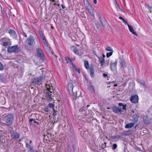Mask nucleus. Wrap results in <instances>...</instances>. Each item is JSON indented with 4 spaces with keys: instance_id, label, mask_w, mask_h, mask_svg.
Instances as JSON below:
<instances>
[{
    "instance_id": "1",
    "label": "nucleus",
    "mask_w": 152,
    "mask_h": 152,
    "mask_svg": "<svg viewBox=\"0 0 152 152\" xmlns=\"http://www.w3.org/2000/svg\"><path fill=\"white\" fill-rule=\"evenodd\" d=\"M35 45L34 38L32 35H30L26 39L25 42V46L26 48L29 50L30 48L33 47Z\"/></svg>"
},
{
    "instance_id": "2",
    "label": "nucleus",
    "mask_w": 152,
    "mask_h": 152,
    "mask_svg": "<svg viewBox=\"0 0 152 152\" xmlns=\"http://www.w3.org/2000/svg\"><path fill=\"white\" fill-rule=\"evenodd\" d=\"M13 116L12 114H10L4 117L2 119L3 123L8 126L11 125L13 122Z\"/></svg>"
},
{
    "instance_id": "3",
    "label": "nucleus",
    "mask_w": 152,
    "mask_h": 152,
    "mask_svg": "<svg viewBox=\"0 0 152 152\" xmlns=\"http://www.w3.org/2000/svg\"><path fill=\"white\" fill-rule=\"evenodd\" d=\"M118 105L120 106H123V108L121 109V108L116 106H113L112 107L113 111L115 113H118L119 112H122V110L125 109L126 110V104H124L123 103H118Z\"/></svg>"
},
{
    "instance_id": "4",
    "label": "nucleus",
    "mask_w": 152,
    "mask_h": 152,
    "mask_svg": "<svg viewBox=\"0 0 152 152\" xmlns=\"http://www.w3.org/2000/svg\"><path fill=\"white\" fill-rule=\"evenodd\" d=\"M7 51L9 53H18L19 52V49L17 45L9 46L7 47Z\"/></svg>"
},
{
    "instance_id": "5",
    "label": "nucleus",
    "mask_w": 152,
    "mask_h": 152,
    "mask_svg": "<svg viewBox=\"0 0 152 152\" xmlns=\"http://www.w3.org/2000/svg\"><path fill=\"white\" fill-rule=\"evenodd\" d=\"M53 88H51L50 87L47 88L46 90V96L48 100H51L53 98L52 96H53V89H52Z\"/></svg>"
},
{
    "instance_id": "6",
    "label": "nucleus",
    "mask_w": 152,
    "mask_h": 152,
    "mask_svg": "<svg viewBox=\"0 0 152 152\" xmlns=\"http://www.w3.org/2000/svg\"><path fill=\"white\" fill-rule=\"evenodd\" d=\"M10 133L11 134V138L12 140H15L18 142H20V135L17 132H14L13 131H10Z\"/></svg>"
},
{
    "instance_id": "7",
    "label": "nucleus",
    "mask_w": 152,
    "mask_h": 152,
    "mask_svg": "<svg viewBox=\"0 0 152 152\" xmlns=\"http://www.w3.org/2000/svg\"><path fill=\"white\" fill-rule=\"evenodd\" d=\"M1 44L5 47H7L10 43V39L7 37L2 38L1 39Z\"/></svg>"
},
{
    "instance_id": "8",
    "label": "nucleus",
    "mask_w": 152,
    "mask_h": 152,
    "mask_svg": "<svg viewBox=\"0 0 152 152\" xmlns=\"http://www.w3.org/2000/svg\"><path fill=\"white\" fill-rule=\"evenodd\" d=\"M73 86L72 83H69L68 84L67 90V92L69 94H72L73 95L74 93L73 92Z\"/></svg>"
},
{
    "instance_id": "9",
    "label": "nucleus",
    "mask_w": 152,
    "mask_h": 152,
    "mask_svg": "<svg viewBox=\"0 0 152 152\" xmlns=\"http://www.w3.org/2000/svg\"><path fill=\"white\" fill-rule=\"evenodd\" d=\"M37 56L39 57L42 60H44L45 57L42 49L40 48H37Z\"/></svg>"
},
{
    "instance_id": "10",
    "label": "nucleus",
    "mask_w": 152,
    "mask_h": 152,
    "mask_svg": "<svg viewBox=\"0 0 152 152\" xmlns=\"http://www.w3.org/2000/svg\"><path fill=\"white\" fill-rule=\"evenodd\" d=\"M131 102L134 103H137L138 102V96L137 95L131 96L130 98Z\"/></svg>"
},
{
    "instance_id": "11",
    "label": "nucleus",
    "mask_w": 152,
    "mask_h": 152,
    "mask_svg": "<svg viewBox=\"0 0 152 152\" xmlns=\"http://www.w3.org/2000/svg\"><path fill=\"white\" fill-rule=\"evenodd\" d=\"M117 62H118L116 59L114 63H112L111 62L110 68L112 71H114L116 69V65Z\"/></svg>"
},
{
    "instance_id": "12",
    "label": "nucleus",
    "mask_w": 152,
    "mask_h": 152,
    "mask_svg": "<svg viewBox=\"0 0 152 152\" xmlns=\"http://www.w3.org/2000/svg\"><path fill=\"white\" fill-rule=\"evenodd\" d=\"M42 76H40L37 78H34L33 80L32 83L35 84H37L42 81Z\"/></svg>"
},
{
    "instance_id": "13",
    "label": "nucleus",
    "mask_w": 152,
    "mask_h": 152,
    "mask_svg": "<svg viewBox=\"0 0 152 152\" xmlns=\"http://www.w3.org/2000/svg\"><path fill=\"white\" fill-rule=\"evenodd\" d=\"M120 58V63L121 66L123 68H126V65L125 59H124L123 57L122 58Z\"/></svg>"
},
{
    "instance_id": "14",
    "label": "nucleus",
    "mask_w": 152,
    "mask_h": 152,
    "mask_svg": "<svg viewBox=\"0 0 152 152\" xmlns=\"http://www.w3.org/2000/svg\"><path fill=\"white\" fill-rule=\"evenodd\" d=\"M127 26L129 27V31L131 32H132L133 34H134L136 36H137L138 34L136 33V31H134V30L133 28V27L132 26L129 25V24H127Z\"/></svg>"
},
{
    "instance_id": "15",
    "label": "nucleus",
    "mask_w": 152,
    "mask_h": 152,
    "mask_svg": "<svg viewBox=\"0 0 152 152\" xmlns=\"http://www.w3.org/2000/svg\"><path fill=\"white\" fill-rule=\"evenodd\" d=\"M86 1L88 4L86 6L87 9L89 12H91V10H93L92 6L89 2L88 0H86Z\"/></svg>"
},
{
    "instance_id": "16",
    "label": "nucleus",
    "mask_w": 152,
    "mask_h": 152,
    "mask_svg": "<svg viewBox=\"0 0 152 152\" xmlns=\"http://www.w3.org/2000/svg\"><path fill=\"white\" fill-rule=\"evenodd\" d=\"M90 75L91 77L93 78L94 77V68L93 65H91L90 67Z\"/></svg>"
},
{
    "instance_id": "17",
    "label": "nucleus",
    "mask_w": 152,
    "mask_h": 152,
    "mask_svg": "<svg viewBox=\"0 0 152 152\" xmlns=\"http://www.w3.org/2000/svg\"><path fill=\"white\" fill-rule=\"evenodd\" d=\"M8 33L10 35L13 37H15L17 36V34L16 32L11 29H10L8 31Z\"/></svg>"
},
{
    "instance_id": "18",
    "label": "nucleus",
    "mask_w": 152,
    "mask_h": 152,
    "mask_svg": "<svg viewBox=\"0 0 152 152\" xmlns=\"http://www.w3.org/2000/svg\"><path fill=\"white\" fill-rule=\"evenodd\" d=\"M139 118V116L138 115H134L133 116V121L135 123H137L138 121V119Z\"/></svg>"
},
{
    "instance_id": "19",
    "label": "nucleus",
    "mask_w": 152,
    "mask_h": 152,
    "mask_svg": "<svg viewBox=\"0 0 152 152\" xmlns=\"http://www.w3.org/2000/svg\"><path fill=\"white\" fill-rule=\"evenodd\" d=\"M99 60L100 62L101 65L102 66H103L105 64V61L104 58L102 57H99Z\"/></svg>"
},
{
    "instance_id": "20",
    "label": "nucleus",
    "mask_w": 152,
    "mask_h": 152,
    "mask_svg": "<svg viewBox=\"0 0 152 152\" xmlns=\"http://www.w3.org/2000/svg\"><path fill=\"white\" fill-rule=\"evenodd\" d=\"M85 67L87 69H89V66L88 61L87 60H85L84 61Z\"/></svg>"
},
{
    "instance_id": "21",
    "label": "nucleus",
    "mask_w": 152,
    "mask_h": 152,
    "mask_svg": "<svg viewBox=\"0 0 152 152\" xmlns=\"http://www.w3.org/2000/svg\"><path fill=\"white\" fill-rule=\"evenodd\" d=\"M134 123H130L126 124L125 126V128L129 129L131 128L134 125Z\"/></svg>"
},
{
    "instance_id": "22",
    "label": "nucleus",
    "mask_w": 152,
    "mask_h": 152,
    "mask_svg": "<svg viewBox=\"0 0 152 152\" xmlns=\"http://www.w3.org/2000/svg\"><path fill=\"white\" fill-rule=\"evenodd\" d=\"M143 122L145 124H147L149 123V121L148 118L145 117L143 118Z\"/></svg>"
},
{
    "instance_id": "23",
    "label": "nucleus",
    "mask_w": 152,
    "mask_h": 152,
    "mask_svg": "<svg viewBox=\"0 0 152 152\" xmlns=\"http://www.w3.org/2000/svg\"><path fill=\"white\" fill-rule=\"evenodd\" d=\"M26 147L27 148V150H28V149H31L33 148L31 146L30 144H28L27 142L26 143Z\"/></svg>"
},
{
    "instance_id": "24",
    "label": "nucleus",
    "mask_w": 152,
    "mask_h": 152,
    "mask_svg": "<svg viewBox=\"0 0 152 152\" xmlns=\"http://www.w3.org/2000/svg\"><path fill=\"white\" fill-rule=\"evenodd\" d=\"M38 32H39V33L40 36L41 37V38L42 39H43V38H45L44 34H43L42 31H41L40 30H39L38 31Z\"/></svg>"
},
{
    "instance_id": "25",
    "label": "nucleus",
    "mask_w": 152,
    "mask_h": 152,
    "mask_svg": "<svg viewBox=\"0 0 152 152\" xmlns=\"http://www.w3.org/2000/svg\"><path fill=\"white\" fill-rule=\"evenodd\" d=\"M119 18L122 20L123 22L124 23L125 25H127L128 24L127 22L125 19L121 17H119Z\"/></svg>"
},
{
    "instance_id": "26",
    "label": "nucleus",
    "mask_w": 152,
    "mask_h": 152,
    "mask_svg": "<svg viewBox=\"0 0 152 152\" xmlns=\"http://www.w3.org/2000/svg\"><path fill=\"white\" fill-rule=\"evenodd\" d=\"M43 42L45 46H48V43L45 37L42 39Z\"/></svg>"
},
{
    "instance_id": "27",
    "label": "nucleus",
    "mask_w": 152,
    "mask_h": 152,
    "mask_svg": "<svg viewBox=\"0 0 152 152\" xmlns=\"http://www.w3.org/2000/svg\"><path fill=\"white\" fill-rule=\"evenodd\" d=\"M72 66L75 68V70L76 71H77L79 73H80V69L76 67L73 64Z\"/></svg>"
},
{
    "instance_id": "28",
    "label": "nucleus",
    "mask_w": 152,
    "mask_h": 152,
    "mask_svg": "<svg viewBox=\"0 0 152 152\" xmlns=\"http://www.w3.org/2000/svg\"><path fill=\"white\" fill-rule=\"evenodd\" d=\"M99 18L100 21L102 25L103 26L104 25V20L101 17H99Z\"/></svg>"
},
{
    "instance_id": "29",
    "label": "nucleus",
    "mask_w": 152,
    "mask_h": 152,
    "mask_svg": "<svg viewBox=\"0 0 152 152\" xmlns=\"http://www.w3.org/2000/svg\"><path fill=\"white\" fill-rule=\"evenodd\" d=\"M89 89L91 90V91L92 93H94V87L93 86H91L89 87Z\"/></svg>"
},
{
    "instance_id": "30",
    "label": "nucleus",
    "mask_w": 152,
    "mask_h": 152,
    "mask_svg": "<svg viewBox=\"0 0 152 152\" xmlns=\"http://www.w3.org/2000/svg\"><path fill=\"white\" fill-rule=\"evenodd\" d=\"M105 50L107 51H110V52H113V50L110 47H106Z\"/></svg>"
},
{
    "instance_id": "31",
    "label": "nucleus",
    "mask_w": 152,
    "mask_h": 152,
    "mask_svg": "<svg viewBox=\"0 0 152 152\" xmlns=\"http://www.w3.org/2000/svg\"><path fill=\"white\" fill-rule=\"evenodd\" d=\"M145 6L146 7H147L149 10L151 12V10H152V7L150 6L149 5L147 4L145 5Z\"/></svg>"
},
{
    "instance_id": "32",
    "label": "nucleus",
    "mask_w": 152,
    "mask_h": 152,
    "mask_svg": "<svg viewBox=\"0 0 152 152\" xmlns=\"http://www.w3.org/2000/svg\"><path fill=\"white\" fill-rule=\"evenodd\" d=\"M48 107H52L53 109H54L55 105L54 104L52 103H50L48 105Z\"/></svg>"
},
{
    "instance_id": "33",
    "label": "nucleus",
    "mask_w": 152,
    "mask_h": 152,
    "mask_svg": "<svg viewBox=\"0 0 152 152\" xmlns=\"http://www.w3.org/2000/svg\"><path fill=\"white\" fill-rule=\"evenodd\" d=\"M1 12H2V15H3V18H4V19L3 20V22H5V15L4 14V11L2 9L1 10Z\"/></svg>"
},
{
    "instance_id": "34",
    "label": "nucleus",
    "mask_w": 152,
    "mask_h": 152,
    "mask_svg": "<svg viewBox=\"0 0 152 152\" xmlns=\"http://www.w3.org/2000/svg\"><path fill=\"white\" fill-rule=\"evenodd\" d=\"M113 52H110L109 53H108L106 54V56L107 58H108L110 56L113 54Z\"/></svg>"
},
{
    "instance_id": "35",
    "label": "nucleus",
    "mask_w": 152,
    "mask_h": 152,
    "mask_svg": "<svg viewBox=\"0 0 152 152\" xmlns=\"http://www.w3.org/2000/svg\"><path fill=\"white\" fill-rule=\"evenodd\" d=\"M72 48H73V49L72 50L75 53L76 52V51L78 49L75 46H72L71 47Z\"/></svg>"
},
{
    "instance_id": "36",
    "label": "nucleus",
    "mask_w": 152,
    "mask_h": 152,
    "mask_svg": "<svg viewBox=\"0 0 152 152\" xmlns=\"http://www.w3.org/2000/svg\"><path fill=\"white\" fill-rule=\"evenodd\" d=\"M75 53L79 56H80L81 55L83 54V53L81 52L80 53L79 50H78V49H77Z\"/></svg>"
},
{
    "instance_id": "37",
    "label": "nucleus",
    "mask_w": 152,
    "mask_h": 152,
    "mask_svg": "<svg viewBox=\"0 0 152 152\" xmlns=\"http://www.w3.org/2000/svg\"><path fill=\"white\" fill-rule=\"evenodd\" d=\"M117 147V145L116 144H114L113 145L112 149L113 150L115 149Z\"/></svg>"
},
{
    "instance_id": "38",
    "label": "nucleus",
    "mask_w": 152,
    "mask_h": 152,
    "mask_svg": "<svg viewBox=\"0 0 152 152\" xmlns=\"http://www.w3.org/2000/svg\"><path fill=\"white\" fill-rule=\"evenodd\" d=\"M95 25L96 26V27L97 28V29H99V27L100 26V25L99 23L98 22H96L95 23Z\"/></svg>"
},
{
    "instance_id": "39",
    "label": "nucleus",
    "mask_w": 152,
    "mask_h": 152,
    "mask_svg": "<svg viewBox=\"0 0 152 152\" xmlns=\"http://www.w3.org/2000/svg\"><path fill=\"white\" fill-rule=\"evenodd\" d=\"M115 4L116 8H118L119 9H120L119 5L117 2L116 3H115Z\"/></svg>"
},
{
    "instance_id": "40",
    "label": "nucleus",
    "mask_w": 152,
    "mask_h": 152,
    "mask_svg": "<svg viewBox=\"0 0 152 152\" xmlns=\"http://www.w3.org/2000/svg\"><path fill=\"white\" fill-rule=\"evenodd\" d=\"M28 152H35V151L34 150L33 148L31 149H28L27 150Z\"/></svg>"
},
{
    "instance_id": "41",
    "label": "nucleus",
    "mask_w": 152,
    "mask_h": 152,
    "mask_svg": "<svg viewBox=\"0 0 152 152\" xmlns=\"http://www.w3.org/2000/svg\"><path fill=\"white\" fill-rule=\"evenodd\" d=\"M29 123H30V124L31 125L32 124V121H34V119H33V118H31V119H30L29 120Z\"/></svg>"
},
{
    "instance_id": "42",
    "label": "nucleus",
    "mask_w": 152,
    "mask_h": 152,
    "mask_svg": "<svg viewBox=\"0 0 152 152\" xmlns=\"http://www.w3.org/2000/svg\"><path fill=\"white\" fill-rule=\"evenodd\" d=\"M53 115L54 116H55L57 115L56 112V111L55 110L53 109Z\"/></svg>"
},
{
    "instance_id": "43",
    "label": "nucleus",
    "mask_w": 152,
    "mask_h": 152,
    "mask_svg": "<svg viewBox=\"0 0 152 152\" xmlns=\"http://www.w3.org/2000/svg\"><path fill=\"white\" fill-rule=\"evenodd\" d=\"M72 95V98L73 99V100H76L77 98V97L75 96V93L73 94V96L72 94H71Z\"/></svg>"
},
{
    "instance_id": "44",
    "label": "nucleus",
    "mask_w": 152,
    "mask_h": 152,
    "mask_svg": "<svg viewBox=\"0 0 152 152\" xmlns=\"http://www.w3.org/2000/svg\"><path fill=\"white\" fill-rule=\"evenodd\" d=\"M115 137H116V139H119L121 138V136H120V135L116 136H115Z\"/></svg>"
},
{
    "instance_id": "45",
    "label": "nucleus",
    "mask_w": 152,
    "mask_h": 152,
    "mask_svg": "<svg viewBox=\"0 0 152 152\" xmlns=\"http://www.w3.org/2000/svg\"><path fill=\"white\" fill-rule=\"evenodd\" d=\"M4 69V67L3 66L2 64L1 63V70H3Z\"/></svg>"
},
{
    "instance_id": "46",
    "label": "nucleus",
    "mask_w": 152,
    "mask_h": 152,
    "mask_svg": "<svg viewBox=\"0 0 152 152\" xmlns=\"http://www.w3.org/2000/svg\"><path fill=\"white\" fill-rule=\"evenodd\" d=\"M22 32L23 33V36L26 37H27V34H26V33L24 32L23 31H22Z\"/></svg>"
},
{
    "instance_id": "47",
    "label": "nucleus",
    "mask_w": 152,
    "mask_h": 152,
    "mask_svg": "<svg viewBox=\"0 0 152 152\" xmlns=\"http://www.w3.org/2000/svg\"><path fill=\"white\" fill-rule=\"evenodd\" d=\"M44 111L47 112H48L49 111V109L48 108L46 107L44 109Z\"/></svg>"
},
{
    "instance_id": "48",
    "label": "nucleus",
    "mask_w": 152,
    "mask_h": 152,
    "mask_svg": "<svg viewBox=\"0 0 152 152\" xmlns=\"http://www.w3.org/2000/svg\"><path fill=\"white\" fill-rule=\"evenodd\" d=\"M107 75L106 74L103 73V76L104 77H107Z\"/></svg>"
},
{
    "instance_id": "49",
    "label": "nucleus",
    "mask_w": 152,
    "mask_h": 152,
    "mask_svg": "<svg viewBox=\"0 0 152 152\" xmlns=\"http://www.w3.org/2000/svg\"><path fill=\"white\" fill-rule=\"evenodd\" d=\"M111 138L112 139H116V137H115V136H112L111 137Z\"/></svg>"
},
{
    "instance_id": "50",
    "label": "nucleus",
    "mask_w": 152,
    "mask_h": 152,
    "mask_svg": "<svg viewBox=\"0 0 152 152\" xmlns=\"http://www.w3.org/2000/svg\"><path fill=\"white\" fill-rule=\"evenodd\" d=\"M54 5H58V6H59V4L58 3H56L53 4Z\"/></svg>"
},
{
    "instance_id": "51",
    "label": "nucleus",
    "mask_w": 152,
    "mask_h": 152,
    "mask_svg": "<svg viewBox=\"0 0 152 152\" xmlns=\"http://www.w3.org/2000/svg\"><path fill=\"white\" fill-rule=\"evenodd\" d=\"M52 1L53 2L55 3L58 2V0H52Z\"/></svg>"
},
{
    "instance_id": "52",
    "label": "nucleus",
    "mask_w": 152,
    "mask_h": 152,
    "mask_svg": "<svg viewBox=\"0 0 152 152\" xmlns=\"http://www.w3.org/2000/svg\"><path fill=\"white\" fill-rule=\"evenodd\" d=\"M67 58L69 60H70L71 61V59H70V58H68V57H66L65 58V60L66 61L67 60Z\"/></svg>"
},
{
    "instance_id": "53",
    "label": "nucleus",
    "mask_w": 152,
    "mask_h": 152,
    "mask_svg": "<svg viewBox=\"0 0 152 152\" xmlns=\"http://www.w3.org/2000/svg\"><path fill=\"white\" fill-rule=\"evenodd\" d=\"M61 6L62 7V8H63V9H64L65 8V6H64L63 5V4H61Z\"/></svg>"
},
{
    "instance_id": "54",
    "label": "nucleus",
    "mask_w": 152,
    "mask_h": 152,
    "mask_svg": "<svg viewBox=\"0 0 152 152\" xmlns=\"http://www.w3.org/2000/svg\"><path fill=\"white\" fill-rule=\"evenodd\" d=\"M103 146H104V144H102V145L101 146V148H102V149H104V147H103Z\"/></svg>"
},
{
    "instance_id": "55",
    "label": "nucleus",
    "mask_w": 152,
    "mask_h": 152,
    "mask_svg": "<svg viewBox=\"0 0 152 152\" xmlns=\"http://www.w3.org/2000/svg\"><path fill=\"white\" fill-rule=\"evenodd\" d=\"M94 4H96L97 3V1L96 0H94Z\"/></svg>"
},
{
    "instance_id": "56",
    "label": "nucleus",
    "mask_w": 152,
    "mask_h": 152,
    "mask_svg": "<svg viewBox=\"0 0 152 152\" xmlns=\"http://www.w3.org/2000/svg\"><path fill=\"white\" fill-rule=\"evenodd\" d=\"M113 1H114V2L115 4L117 3L116 0H113Z\"/></svg>"
},
{
    "instance_id": "57",
    "label": "nucleus",
    "mask_w": 152,
    "mask_h": 152,
    "mask_svg": "<svg viewBox=\"0 0 152 152\" xmlns=\"http://www.w3.org/2000/svg\"><path fill=\"white\" fill-rule=\"evenodd\" d=\"M34 123H37V124H39L38 122H37V121H36L34 120Z\"/></svg>"
},
{
    "instance_id": "58",
    "label": "nucleus",
    "mask_w": 152,
    "mask_h": 152,
    "mask_svg": "<svg viewBox=\"0 0 152 152\" xmlns=\"http://www.w3.org/2000/svg\"><path fill=\"white\" fill-rule=\"evenodd\" d=\"M0 108H1V110L2 109H7V108H5V107H0Z\"/></svg>"
},
{
    "instance_id": "59",
    "label": "nucleus",
    "mask_w": 152,
    "mask_h": 152,
    "mask_svg": "<svg viewBox=\"0 0 152 152\" xmlns=\"http://www.w3.org/2000/svg\"><path fill=\"white\" fill-rule=\"evenodd\" d=\"M16 0L17 1H18L19 2L22 1V0Z\"/></svg>"
},
{
    "instance_id": "60",
    "label": "nucleus",
    "mask_w": 152,
    "mask_h": 152,
    "mask_svg": "<svg viewBox=\"0 0 152 152\" xmlns=\"http://www.w3.org/2000/svg\"><path fill=\"white\" fill-rule=\"evenodd\" d=\"M91 15L92 16H94V14H91Z\"/></svg>"
},
{
    "instance_id": "61",
    "label": "nucleus",
    "mask_w": 152,
    "mask_h": 152,
    "mask_svg": "<svg viewBox=\"0 0 152 152\" xmlns=\"http://www.w3.org/2000/svg\"><path fill=\"white\" fill-rule=\"evenodd\" d=\"M110 109V108L109 107H108L107 108V109Z\"/></svg>"
},
{
    "instance_id": "62",
    "label": "nucleus",
    "mask_w": 152,
    "mask_h": 152,
    "mask_svg": "<svg viewBox=\"0 0 152 152\" xmlns=\"http://www.w3.org/2000/svg\"><path fill=\"white\" fill-rule=\"evenodd\" d=\"M51 28H52V29H53L54 28V27H53V26H52L51 27Z\"/></svg>"
},
{
    "instance_id": "63",
    "label": "nucleus",
    "mask_w": 152,
    "mask_h": 152,
    "mask_svg": "<svg viewBox=\"0 0 152 152\" xmlns=\"http://www.w3.org/2000/svg\"><path fill=\"white\" fill-rule=\"evenodd\" d=\"M104 144H105V147H106V143L105 142H104Z\"/></svg>"
},
{
    "instance_id": "64",
    "label": "nucleus",
    "mask_w": 152,
    "mask_h": 152,
    "mask_svg": "<svg viewBox=\"0 0 152 152\" xmlns=\"http://www.w3.org/2000/svg\"><path fill=\"white\" fill-rule=\"evenodd\" d=\"M75 145H73V147L74 148Z\"/></svg>"
}]
</instances>
